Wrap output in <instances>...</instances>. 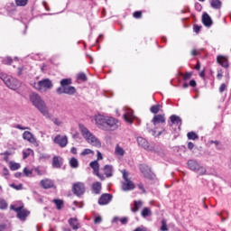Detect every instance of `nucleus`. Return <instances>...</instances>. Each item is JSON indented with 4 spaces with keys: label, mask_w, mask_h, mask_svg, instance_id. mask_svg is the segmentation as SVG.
<instances>
[{
    "label": "nucleus",
    "mask_w": 231,
    "mask_h": 231,
    "mask_svg": "<svg viewBox=\"0 0 231 231\" xmlns=\"http://www.w3.org/2000/svg\"><path fill=\"white\" fill-rule=\"evenodd\" d=\"M13 189H15L16 190H21L23 189V185L20 184L18 186L14 185V184H12L11 186Z\"/></svg>",
    "instance_id": "55"
},
{
    "label": "nucleus",
    "mask_w": 231,
    "mask_h": 231,
    "mask_svg": "<svg viewBox=\"0 0 231 231\" xmlns=\"http://www.w3.org/2000/svg\"><path fill=\"white\" fill-rule=\"evenodd\" d=\"M166 122L165 116L164 115H157L154 116L152 123L153 124V125H159V124H164Z\"/></svg>",
    "instance_id": "18"
},
{
    "label": "nucleus",
    "mask_w": 231,
    "mask_h": 231,
    "mask_svg": "<svg viewBox=\"0 0 231 231\" xmlns=\"http://www.w3.org/2000/svg\"><path fill=\"white\" fill-rule=\"evenodd\" d=\"M96 125L102 131L111 132L119 128V120L112 116H96Z\"/></svg>",
    "instance_id": "1"
},
{
    "label": "nucleus",
    "mask_w": 231,
    "mask_h": 231,
    "mask_svg": "<svg viewBox=\"0 0 231 231\" xmlns=\"http://www.w3.org/2000/svg\"><path fill=\"white\" fill-rule=\"evenodd\" d=\"M70 84H71V81L69 79H62L60 81V86L64 88L69 87Z\"/></svg>",
    "instance_id": "40"
},
{
    "label": "nucleus",
    "mask_w": 231,
    "mask_h": 231,
    "mask_svg": "<svg viewBox=\"0 0 231 231\" xmlns=\"http://www.w3.org/2000/svg\"><path fill=\"white\" fill-rule=\"evenodd\" d=\"M142 16H143L142 11H136L133 13V17L134 19H137V20L142 19Z\"/></svg>",
    "instance_id": "45"
},
{
    "label": "nucleus",
    "mask_w": 231,
    "mask_h": 231,
    "mask_svg": "<svg viewBox=\"0 0 231 231\" xmlns=\"http://www.w3.org/2000/svg\"><path fill=\"white\" fill-rule=\"evenodd\" d=\"M9 167L12 171H15L21 168V165H20V163H17L14 162H10Z\"/></svg>",
    "instance_id": "34"
},
{
    "label": "nucleus",
    "mask_w": 231,
    "mask_h": 231,
    "mask_svg": "<svg viewBox=\"0 0 231 231\" xmlns=\"http://www.w3.org/2000/svg\"><path fill=\"white\" fill-rule=\"evenodd\" d=\"M103 176H106V178H110L114 176V168L110 164H106L105 167L102 169Z\"/></svg>",
    "instance_id": "15"
},
{
    "label": "nucleus",
    "mask_w": 231,
    "mask_h": 231,
    "mask_svg": "<svg viewBox=\"0 0 231 231\" xmlns=\"http://www.w3.org/2000/svg\"><path fill=\"white\" fill-rule=\"evenodd\" d=\"M101 222H102L101 217H97L96 218H94V224L98 225Z\"/></svg>",
    "instance_id": "53"
},
{
    "label": "nucleus",
    "mask_w": 231,
    "mask_h": 231,
    "mask_svg": "<svg viewBox=\"0 0 231 231\" xmlns=\"http://www.w3.org/2000/svg\"><path fill=\"white\" fill-rule=\"evenodd\" d=\"M52 203L56 205V208L58 210H60L61 208H64V201H62L61 199H55L52 200Z\"/></svg>",
    "instance_id": "28"
},
{
    "label": "nucleus",
    "mask_w": 231,
    "mask_h": 231,
    "mask_svg": "<svg viewBox=\"0 0 231 231\" xmlns=\"http://www.w3.org/2000/svg\"><path fill=\"white\" fill-rule=\"evenodd\" d=\"M14 62V60H12V58H5L3 60V63L5 65H11Z\"/></svg>",
    "instance_id": "47"
},
{
    "label": "nucleus",
    "mask_w": 231,
    "mask_h": 231,
    "mask_svg": "<svg viewBox=\"0 0 231 231\" xmlns=\"http://www.w3.org/2000/svg\"><path fill=\"white\" fill-rule=\"evenodd\" d=\"M134 189H135V185L133 181L125 180L123 182V185H122L123 191H130V190H134Z\"/></svg>",
    "instance_id": "17"
},
{
    "label": "nucleus",
    "mask_w": 231,
    "mask_h": 231,
    "mask_svg": "<svg viewBox=\"0 0 231 231\" xmlns=\"http://www.w3.org/2000/svg\"><path fill=\"white\" fill-rule=\"evenodd\" d=\"M69 164L73 169L79 168V160L75 157H71L70 161H69Z\"/></svg>",
    "instance_id": "33"
},
{
    "label": "nucleus",
    "mask_w": 231,
    "mask_h": 231,
    "mask_svg": "<svg viewBox=\"0 0 231 231\" xmlns=\"http://www.w3.org/2000/svg\"><path fill=\"white\" fill-rule=\"evenodd\" d=\"M161 224H162L160 228L161 231H169V226H167V222L165 219H162Z\"/></svg>",
    "instance_id": "41"
},
{
    "label": "nucleus",
    "mask_w": 231,
    "mask_h": 231,
    "mask_svg": "<svg viewBox=\"0 0 231 231\" xmlns=\"http://www.w3.org/2000/svg\"><path fill=\"white\" fill-rule=\"evenodd\" d=\"M101 189H102V186H101V183L99 181L94 182L92 184V192H93V194L99 195L100 192H101Z\"/></svg>",
    "instance_id": "22"
},
{
    "label": "nucleus",
    "mask_w": 231,
    "mask_h": 231,
    "mask_svg": "<svg viewBox=\"0 0 231 231\" xmlns=\"http://www.w3.org/2000/svg\"><path fill=\"white\" fill-rule=\"evenodd\" d=\"M30 100L32 106H35V107L38 109V111L42 113L43 116L49 117L50 113L48 106L39 95H37L36 93H32L30 97Z\"/></svg>",
    "instance_id": "2"
},
{
    "label": "nucleus",
    "mask_w": 231,
    "mask_h": 231,
    "mask_svg": "<svg viewBox=\"0 0 231 231\" xmlns=\"http://www.w3.org/2000/svg\"><path fill=\"white\" fill-rule=\"evenodd\" d=\"M52 122H53V124H55V125H57V126H60V125H61V121H60L59 118H54V119H52Z\"/></svg>",
    "instance_id": "52"
},
{
    "label": "nucleus",
    "mask_w": 231,
    "mask_h": 231,
    "mask_svg": "<svg viewBox=\"0 0 231 231\" xmlns=\"http://www.w3.org/2000/svg\"><path fill=\"white\" fill-rule=\"evenodd\" d=\"M202 23L204 26L210 27L212 24L211 17L208 15V14H204L202 16Z\"/></svg>",
    "instance_id": "23"
},
{
    "label": "nucleus",
    "mask_w": 231,
    "mask_h": 231,
    "mask_svg": "<svg viewBox=\"0 0 231 231\" xmlns=\"http://www.w3.org/2000/svg\"><path fill=\"white\" fill-rule=\"evenodd\" d=\"M6 208H8V203L4 199H0V209L5 210Z\"/></svg>",
    "instance_id": "39"
},
{
    "label": "nucleus",
    "mask_w": 231,
    "mask_h": 231,
    "mask_svg": "<svg viewBox=\"0 0 231 231\" xmlns=\"http://www.w3.org/2000/svg\"><path fill=\"white\" fill-rule=\"evenodd\" d=\"M77 79L81 82H87L88 80V78L84 72H80L77 74Z\"/></svg>",
    "instance_id": "32"
},
{
    "label": "nucleus",
    "mask_w": 231,
    "mask_h": 231,
    "mask_svg": "<svg viewBox=\"0 0 231 231\" xmlns=\"http://www.w3.org/2000/svg\"><path fill=\"white\" fill-rule=\"evenodd\" d=\"M138 189H141L143 191V193H146V189H144V186L143 183H139L137 185Z\"/></svg>",
    "instance_id": "54"
},
{
    "label": "nucleus",
    "mask_w": 231,
    "mask_h": 231,
    "mask_svg": "<svg viewBox=\"0 0 231 231\" xmlns=\"http://www.w3.org/2000/svg\"><path fill=\"white\" fill-rule=\"evenodd\" d=\"M102 159H103V157H102L101 152H97V161H100V160H102Z\"/></svg>",
    "instance_id": "63"
},
{
    "label": "nucleus",
    "mask_w": 231,
    "mask_h": 231,
    "mask_svg": "<svg viewBox=\"0 0 231 231\" xmlns=\"http://www.w3.org/2000/svg\"><path fill=\"white\" fill-rule=\"evenodd\" d=\"M0 79L3 80L4 84H5L10 89L15 90L20 87L19 80L11 76H6V74L0 73Z\"/></svg>",
    "instance_id": "5"
},
{
    "label": "nucleus",
    "mask_w": 231,
    "mask_h": 231,
    "mask_svg": "<svg viewBox=\"0 0 231 231\" xmlns=\"http://www.w3.org/2000/svg\"><path fill=\"white\" fill-rule=\"evenodd\" d=\"M0 231H10L8 226L5 223L0 224Z\"/></svg>",
    "instance_id": "46"
},
{
    "label": "nucleus",
    "mask_w": 231,
    "mask_h": 231,
    "mask_svg": "<svg viewBox=\"0 0 231 231\" xmlns=\"http://www.w3.org/2000/svg\"><path fill=\"white\" fill-rule=\"evenodd\" d=\"M80 131L83 138L86 139L88 143L97 147L100 146V142L92 133H90L88 128H86L84 125H80Z\"/></svg>",
    "instance_id": "4"
},
{
    "label": "nucleus",
    "mask_w": 231,
    "mask_h": 231,
    "mask_svg": "<svg viewBox=\"0 0 231 231\" xmlns=\"http://www.w3.org/2000/svg\"><path fill=\"white\" fill-rule=\"evenodd\" d=\"M160 109H161V105L157 104V105L152 106V107L150 108V111L152 114L157 115L160 112Z\"/></svg>",
    "instance_id": "37"
},
{
    "label": "nucleus",
    "mask_w": 231,
    "mask_h": 231,
    "mask_svg": "<svg viewBox=\"0 0 231 231\" xmlns=\"http://www.w3.org/2000/svg\"><path fill=\"white\" fill-rule=\"evenodd\" d=\"M202 26L201 25H193V32H195L197 34L199 33L200 30H201Z\"/></svg>",
    "instance_id": "49"
},
{
    "label": "nucleus",
    "mask_w": 231,
    "mask_h": 231,
    "mask_svg": "<svg viewBox=\"0 0 231 231\" xmlns=\"http://www.w3.org/2000/svg\"><path fill=\"white\" fill-rule=\"evenodd\" d=\"M29 0H15V5L18 7H24L26 5H28Z\"/></svg>",
    "instance_id": "38"
},
{
    "label": "nucleus",
    "mask_w": 231,
    "mask_h": 231,
    "mask_svg": "<svg viewBox=\"0 0 231 231\" xmlns=\"http://www.w3.org/2000/svg\"><path fill=\"white\" fill-rule=\"evenodd\" d=\"M53 143L60 145V147L64 148L69 143V138L65 136H61L60 134H58L53 138Z\"/></svg>",
    "instance_id": "11"
},
{
    "label": "nucleus",
    "mask_w": 231,
    "mask_h": 231,
    "mask_svg": "<svg viewBox=\"0 0 231 231\" xmlns=\"http://www.w3.org/2000/svg\"><path fill=\"white\" fill-rule=\"evenodd\" d=\"M194 147H195V144L194 143H192L191 142H189L188 143V149L189 150H192V149H194Z\"/></svg>",
    "instance_id": "60"
},
{
    "label": "nucleus",
    "mask_w": 231,
    "mask_h": 231,
    "mask_svg": "<svg viewBox=\"0 0 231 231\" xmlns=\"http://www.w3.org/2000/svg\"><path fill=\"white\" fill-rule=\"evenodd\" d=\"M142 208V201H134V207L131 208L133 213H137Z\"/></svg>",
    "instance_id": "27"
},
{
    "label": "nucleus",
    "mask_w": 231,
    "mask_h": 231,
    "mask_svg": "<svg viewBox=\"0 0 231 231\" xmlns=\"http://www.w3.org/2000/svg\"><path fill=\"white\" fill-rule=\"evenodd\" d=\"M31 86L35 88L37 91L41 93H45L46 91L51 89L53 88V83L50 79H42V80L33 82Z\"/></svg>",
    "instance_id": "3"
},
{
    "label": "nucleus",
    "mask_w": 231,
    "mask_h": 231,
    "mask_svg": "<svg viewBox=\"0 0 231 231\" xmlns=\"http://www.w3.org/2000/svg\"><path fill=\"white\" fill-rule=\"evenodd\" d=\"M217 61L218 65H221L224 69H227L229 67L228 59L224 56H218L217 58Z\"/></svg>",
    "instance_id": "19"
},
{
    "label": "nucleus",
    "mask_w": 231,
    "mask_h": 231,
    "mask_svg": "<svg viewBox=\"0 0 231 231\" xmlns=\"http://www.w3.org/2000/svg\"><path fill=\"white\" fill-rule=\"evenodd\" d=\"M222 77H224V74H222V70H220L217 72V78L218 80H221Z\"/></svg>",
    "instance_id": "59"
},
{
    "label": "nucleus",
    "mask_w": 231,
    "mask_h": 231,
    "mask_svg": "<svg viewBox=\"0 0 231 231\" xmlns=\"http://www.w3.org/2000/svg\"><path fill=\"white\" fill-rule=\"evenodd\" d=\"M64 94H68V95H74V94H76L75 87H70V86L65 87Z\"/></svg>",
    "instance_id": "31"
},
{
    "label": "nucleus",
    "mask_w": 231,
    "mask_h": 231,
    "mask_svg": "<svg viewBox=\"0 0 231 231\" xmlns=\"http://www.w3.org/2000/svg\"><path fill=\"white\" fill-rule=\"evenodd\" d=\"M3 171V176H9V170L7 168H4Z\"/></svg>",
    "instance_id": "58"
},
{
    "label": "nucleus",
    "mask_w": 231,
    "mask_h": 231,
    "mask_svg": "<svg viewBox=\"0 0 231 231\" xmlns=\"http://www.w3.org/2000/svg\"><path fill=\"white\" fill-rule=\"evenodd\" d=\"M226 90V85L225 83H222L220 88H218V91H220V94H223Z\"/></svg>",
    "instance_id": "50"
},
{
    "label": "nucleus",
    "mask_w": 231,
    "mask_h": 231,
    "mask_svg": "<svg viewBox=\"0 0 231 231\" xmlns=\"http://www.w3.org/2000/svg\"><path fill=\"white\" fill-rule=\"evenodd\" d=\"M23 139L26 140L30 143H36V138L29 131H25L23 133Z\"/></svg>",
    "instance_id": "16"
},
{
    "label": "nucleus",
    "mask_w": 231,
    "mask_h": 231,
    "mask_svg": "<svg viewBox=\"0 0 231 231\" xmlns=\"http://www.w3.org/2000/svg\"><path fill=\"white\" fill-rule=\"evenodd\" d=\"M16 128H17L18 130H21V131H24V130H28V129H29V128H26V127L22 126L21 125H16Z\"/></svg>",
    "instance_id": "61"
},
{
    "label": "nucleus",
    "mask_w": 231,
    "mask_h": 231,
    "mask_svg": "<svg viewBox=\"0 0 231 231\" xmlns=\"http://www.w3.org/2000/svg\"><path fill=\"white\" fill-rule=\"evenodd\" d=\"M68 223L72 227V230H79V219H77V218H69Z\"/></svg>",
    "instance_id": "21"
},
{
    "label": "nucleus",
    "mask_w": 231,
    "mask_h": 231,
    "mask_svg": "<svg viewBox=\"0 0 231 231\" xmlns=\"http://www.w3.org/2000/svg\"><path fill=\"white\" fill-rule=\"evenodd\" d=\"M179 75H180V77H182V80L186 82L191 79L193 73L191 71H187L186 73L180 72Z\"/></svg>",
    "instance_id": "26"
},
{
    "label": "nucleus",
    "mask_w": 231,
    "mask_h": 231,
    "mask_svg": "<svg viewBox=\"0 0 231 231\" xmlns=\"http://www.w3.org/2000/svg\"><path fill=\"white\" fill-rule=\"evenodd\" d=\"M187 165L188 168L190 169V171H192L193 172H197L200 176H204L207 172L206 168L195 160H189Z\"/></svg>",
    "instance_id": "6"
},
{
    "label": "nucleus",
    "mask_w": 231,
    "mask_h": 231,
    "mask_svg": "<svg viewBox=\"0 0 231 231\" xmlns=\"http://www.w3.org/2000/svg\"><path fill=\"white\" fill-rule=\"evenodd\" d=\"M139 171L147 180H153L156 177L155 174L152 171L151 168L146 164L139 165Z\"/></svg>",
    "instance_id": "9"
},
{
    "label": "nucleus",
    "mask_w": 231,
    "mask_h": 231,
    "mask_svg": "<svg viewBox=\"0 0 231 231\" xmlns=\"http://www.w3.org/2000/svg\"><path fill=\"white\" fill-rule=\"evenodd\" d=\"M171 122L172 125L180 126L182 120L179 116L172 115V116H171Z\"/></svg>",
    "instance_id": "24"
},
{
    "label": "nucleus",
    "mask_w": 231,
    "mask_h": 231,
    "mask_svg": "<svg viewBox=\"0 0 231 231\" xmlns=\"http://www.w3.org/2000/svg\"><path fill=\"white\" fill-rule=\"evenodd\" d=\"M210 5L213 9L219 10L222 7V2L220 0H211Z\"/></svg>",
    "instance_id": "25"
},
{
    "label": "nucleus",
    "mask_w": 231,
    "mask_h": 231,
    "mask_svg": "<svg viewBox=\"0 0 231 231\" xmlns=\"http://www.w3.org/2000/svg\"><path fill=\"white\" fill-rule=\"evenodd\" d=\"M23 175L26 177H31L33 174V170H29L28 168H23Z\"/></svg>",
    "instance_id": "43"
},
{
    "label": "nucleus",
    "mask_w": 231,
    "mask_h": 231,
    "mask_svg": "<svg viewBox=\"0 0 231 231\" xmlns=\"http://www.w3.org/2000/svg\"><path fill=\"white\" fill-rule=\"evenodd\" d=\"M191 55H192V56H198V55H199V51H198V50H196V49L192 50V51H191Z\"/></svg>",
    "instance_id": "57"
},
{
    "label": "nucleus",
    "mask_w": 231,
    "mask_h": 231,
    "mask_svg": "<svg viewBox=\"0 0 231 231\" xmlns=\"http://www.w3.org/2000/svg\"><path fill=\"white\" fill-rule=\"evenodd\" d=\"M134 231H146V229H145V228H143V227L138 226V227H136V229H135V230H134Z\"/></svg>",
    "instance_id": "64"
},
{
    "label": "nucleus",
    "mask_w": 231,
    "mask_h": 231,
    "mask_svg": "<svg viewBox=\"0 0 231 231\" xmlns=\"http://www.w3.org/2000/svg\"><path fill=\"white\" fill-rule=\"evenodd\" d=\"M64 163V159L60 156L52 157V168L60 169Z\"/></svg>",
    "instance_id": "14"
},
{
    "label": "nucleus",
    "mask_w": 231,
    "mask_h": 231,
    "mask_svg": "<svg viewBox=\"0 0 231 231\" xmlns=\"http://www.w3.org/2000/svg\"><path fill=\"white\" fill-rule=\"evenodd\" d=\"M112 194L110 193H103L98 199V205L105 206L110 203L112 201Z\"/></svg>",
    "instance_id": "12"
},
{
    "label": "nucleus",
    "mask_w": 231,
    "mask_h": 231,
    "mask_svg": "<svg viewBox=\"0 0 231 231\" xmlns=\"http://www.w3.org/2000/svg\"><path fill=\"white\" fill-rule=\"evenodd\" d=\"M115 152L116 156H125V153L124 148L121 147L119 144H116Z\"/></svg>",
    "instance_id": "29"
},
{
    "label": "nucleus",
    "mask_w": 231,
    "mask_h": 231,
    "mask_svg": "<svg viewBox=\"0 0 231 231\" xmlns=\"http://www.w3.org/2000/svg\"><path fill=\"white\" fill-rule=\"evenodd\" d=\"M65 89V87H60V88H58L57 89H56V92H57V94H60V95H61V94H64V90Z\"/></svg>",
    "instance_id": "51"
},
{
    "label": "nucleus",
    "mask_w": 231,
    "mask_h": 231,
    "mask_svg": "<svg viewBox=\"0 0 231 231\" xmlns=\"http://www.w3.org/2000/svg\"><path fill=\"white\" fill-rule=\"evenodd\" d=\"M90 168H92L93 170V174L97 176L98 179H100L101 180H105L106 177L104 176V174L99 172V162L98 161H93L90 162Z\"/></svg>",
    "instance_id": "10"
},
{
    "label": "nucleus",
    "mask_w": 231,
    "mask_h": 231,
    "mask_svg": "<svg viewBox=\"0 0 231 231\" xmlns=\"http://www.w3.org/2000/svg\"><path fill=\"white\" fill-rule=\"evenodd\" d=\"M189 86H190L191 88H196L197 83H196L195 79H191V80L189 82Z\"/></svg>",
    "instance_id": "56"
},
{
    "label": "nucleus",
    "mask_w": 231,
    "mask_h": 231,
    "mask_svg": "<svg viewBox=\"0 0 231 231\" xmlns=\"http://www.w3.org/2000/svg\"><path fill=\"white\" fill-rule=\"evenodd\" d=\"M187 137L189 140H192V141H196L199 139V136H198V134L195 132H189L187 134Z\"/></svg>",
    "instance_id": "35"
},
{
    "label": "nucleus",
    "mask_w": 231,
    "mask_h": 231,
    "mask_svg": "<svg viewBox=\"0 0 231 231\" xmlns=\"http://www.w3.org/2000/svg\"><path fill=\"white\" fill-rule=\"evenodd\" d=\"M72 192L77 197H81L86 192V186L83 182L78 181L72 185Z\"/></svg>",
    "instance_id": "8"
},
{
    "label": "nucleus",
    "mask_w": 231,
    "mask_h": 231,
    "mask_svg": "<svg viewBox=\"0 0 231 231\" xmlns=\"http://www.w3.org/2000/svg\"><path fill=\"white\" fill-rule=\"evenodd\" d=\"M89 154H94L93 150L89 149V148H86L85 150H83V152L80 153L81 156H87Z\"/></svg>",
    "instance_id": "44"
},
{
    "label": "nucleus",
    "mask_w": 231,
    "mask_h": 231,
    "mask_svg": "<svg viewBox=\"0 0 231 231\" xmlns=\"http://www.w3.org/2000/svg\"><path fill=\"white\" fill-rule=\"evenodd\" d=\"M33 153H34V152L31 148H27L26 150H23V159L26 160L29 158V156H31Z\"/></svg>",
    "instance_id": "30"
},
{
    "label": "nucleus",
    "mask_w": 231,
    "mask_h": 231,
    "mask_svg": "<svg viewBox=\"0 0 231 231\" xmlns=\"http://www.w3.org/2000/svg\"><path fill=\"white\" fill-rule=\"evenodd\" d=\"M120 221H121L122 225H126L128 219H127V217H123L120 219Z\"/></svg>",
    "instance_id": "62"
},
{
    "label": "nucleus",
    "mask_w": 231,
    "mask_h": 231,
    "mask_svg": "<svg viewBox=\"0 0 231 231\" xmlns=\"http://www.w3.org/2000/svg\"><path fill=\"white\" fill-rule=\"evenodd\" d=\"M124 120H125L126 123H128V124L134 123V119L131 116H127V115H124Z\"/></svg>",
    "instance_id": "48"
},
{
    "label": "nucleus",
    "mask_w": 231,
    "mask_h": 231,
    "mask_svg": "<svg viewBox=\"0 0 231 231\" xmlns=\"http://www.w3.org/2000/svg\"><path fill=\"white\" fill-rule=\"evenodd\" d=\"M141 216L143 217H147L152 216V211L150 210L149 208H143V209L141 212Z\"/></svg>",
    "instance_id": "36"
},
{
    "label": "nucleus",
    "mask_w": 231,
    "mask_h": 231,
    "mask_svg": "<svg viewBox=\"0 0 231 231\" xmlns=\"http://www.w3.org/2000/svg\"><path fill=\"white\" fill-rule=\"evenodd\" d=\"M1 156H4V162H9V157L11 156V152L8 151L1 152Z\"/></svg>",
    "instance_id": "42"
},
{
    "label": "nucleus",
    "mask_w": 231,
    "mask_h": 231,
    "mask_svg": "<svg viewBox=\"0 0 231 231\" xmlns=\"http://www.w3.org/2000/svg\"><path fill=\"white\" fill-rule=\"evenodd\" d=\"M40 186L43 189H49L54 188V181L51 179H44L40 181Z\"/></svg>",
    "instance_id": "13"
},
{
    "label": "nucleus",
    "mask_w": 231,
    "mask_h": 231,
    "mask_svg": "<svg viewBox=\"0 0 231 231\" xmlns=\"http://www.w3.org/2000/svg\"><path fill=\"white\" fill-rule=\"evenodd\" d=\"M11 210L16 212V217L22 221H25L31 214V211L24 208V206H20L15 208V206L11 205Z\"/></svg>",
    "instance_id": "7"
},
{
    "label": "nucleus",
    "mask_w": 231,
    "mask_h": 231,
    "mask_svg": "<svg viewBox=\"0 0 231 231\" xmlns=\"http://www.w3.org/2000/svg\"><path fill=\"white\" fill-rule=\"evenodd\" d=\"M137 143L139 147L143 149L148 150L149 149V142H147L143 137H137Z\"/></svg>",
    "instance_id": "20"
}]
</instances>
